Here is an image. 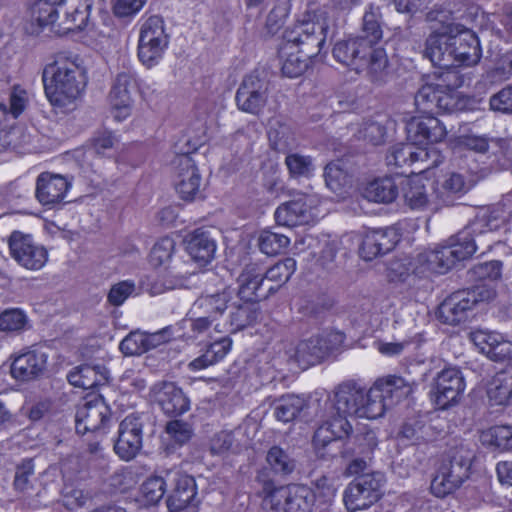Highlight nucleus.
<instances>
[{"instance_id": "f257e3e1", "label": "nucleus", "mask_w": 512, "mask_h": 512, "mask_svg": "<svg viewBox=\"0 0 512 512\" xmlns=\"http://www.w3.org/2000/svg\"><path fill=\"white\" fill-rule=\"evenodd\" d=\"M412 391V385L398 376L378 379L368 391L354 381L340 384L334 391L331 419L325 421L314 434L315 445L326 446L349 436L352 425L348 417H382L387 409L406 398Z\"/></svg>"}, {"instance_id": "f03ea898", "label": "nucleus", "mask_w": 512, "mask_h": 512, "mask_svg": "<svg viewBox=\"0 0 512 512\" xmlns=\"http://www.w3.org/2000/svg\"><path fill=\"white\" fill-rule=\"evenodd\" d=\"M502 221L493 213L482 214L446 245L419 253L410 263L412 273L444 274L458 261L471 257L477 250L491 247V233L500 227Z\"/></svg>"}, {"instance_id": "7ed1b4c3", "label": "nucleus", "mask_w": 512, "mask_h": 512, "mask_svg": "<svg viewBox=\"0 0 512 512\" xmlns=\"http://www.w3.org/2000/svg\"><path fill=\"white\" fill-rule=\"evenodd\" d=\"M328 27L312 20L297 21L282 36L278 57L281 72L288 78H297L307 69V58L318 55L326 42Z\"/></svg>"}, {"instance_id": "20e7f679", "label": "nucleus", "mask_w": 512, "mask_h": 512, "mask_svg": "<svg viewBox=\"0 0 512 512\" xmlns=\"http://www.w3.org/2000/svg\"><path fill=\"white\" fill-rule=\"evenodd\" d=\"M44 93L53 107L63 108L79 99L88 83V72L77 54L60 52L42 71Z\"/></svg>"}, {"instance_id": "39448f33", "label": "nucleus", "mask_w": 512, "mask_h": 512, "mask_svg": "<svg viewBox=\"0 0 512 512\" xmlns=\"http://www.w3.org/2000/svg\"><path fill=\"white\" fill-rule=\"evenodd\" d=\"M423 55L436 69L459 71V67L479 63L482 48L478 35L463 28L454 35L437 32L429 35Z\"/></svg>"}, {"instance_id": "423d86ee", "label": "nucleus", "mask_w": 512, "mask_h": 512, "mask_svg": "<svg viewBox=\"0 0 512 512\" xmlns=\"http://www.w3.org/2000/svg\"><path fill=\"white\" fill-rule=\"evenodd\" d=\"M436 74L446 84L426 83L415 95V105L422 114H444L462 111L465 100L458 88L464 84V76L460 71L439 70Z\"/></svg>"}, {"instance_id": "0eeeda50", "label": "nucleus", "mask_w": 512, "mask_h": 512, "mask_svg": "<svg viewBox=\"0 0 512 512\" xmlns=\"http://www.w3.org/2000/svg\"><path fill=\"white\" fill-rule=\"evenodd\" d=\"M409 142L394 144L388 158L393 160H421V153L430 157V147L443 141L447 135L446 127L435 114H422L412 117L406 124Z\"/></svg>"}, {"instance_id": "6e6552de", "label": "nucleus", "mask_w": 512, "mask_h": 512, "mask_svg": "<svg viewBox=\"0 0 512 512\" xmlns=\"http://www.w3.org/2000/svg\"><path fill=\"white\" fill-rule=\"evenodd\" d=\"M94 0H60L57 4L49 0H38L31 6V18L40 29L54 26L59 9H64V18L58 24V32L64 35L83 31L89 23Z\"/></svg>"}, {"instance_id": "1a4fd4ad", "label": "nucleus", "mask_w": 512, "mask_h": 512, "mask_svg": "<svg viewBox=\"0 0 512 512\" xmlns=\"http://www.w3.org/2000/svg\"><path fill=\"white\" fill-rule=\"evenodd\" d=\"M335 60L357 73L367 71L376 74L388 64L386 51L382 47H372L363 37H353L338 41L332 50Z\"/></svg>"}, {"instance_id": "9d476101", "label": "nucleus", "mask_w": 512, "mask_h": 512, "mask_svg": "<svg viewBox=\"0 0 512 512\" xmlns=\"http://www.w3.org/2000/svg\"><path fill=\"white\" fill-rule=\"evenodd\" d=\"M474 452L467 446L452 449L448 459L441 462L431 481V492L439 498L458 489L469 477Z\"/></svg>"}, {"instance_id": "9b49d317", "label": "nucleus", "mask_w": 512, "mask_h": 512, "mask_svg": "<svg viewBox=\"0 0 512 512\" xmlns=\"http://www.w3.org/2000/svg\"><path fill=\"white\" fill-rule=\"evenodd\" d=\"M149 263L156 269L162 268L171 278L164 283H154L147 287L146 291L151 295H159L173 289L175 286L173 279H182L191 273L185 268L186 263L175 256V241L169 237H164L153 245L149 254Z\"/></svg>"}, {"instance_id": "f8f14e48", "label": "nucleus", "mask_w": 512, "mask_h": 512, "mask_svg": "<svg viewBox=\"0 0 512 512\" xmlns=\"http://www.w3.org/2000/svg\"><path fill=\"white\" fill-rule=\"evenodd\" d=\"M315 495L302 485L275 488L264 499L267 512H312Z\"/></svg>"}, {"instance_id": "ddd939ff", "label": "nucleus", "mask_w": 512, "mask_h": 512, "mask_svg": "<svg viewBox=\"0 0 512 512\" xmlns=\"http://www.w3.org/2000/svg\"><path fill=\"white\" fill-rule=\"evenodd\" d=\"M383 475L381 473H368L354 479L346 487L343 500L350 512L367 509L381 496Z\"/></svg>"}, {"instance_id": "4468645a", "label": "nucleus", "mask_w": 512, "mask_h": 512, "mask_svg": "<svg viewBox=\"0 0 512 512\" xmlns=\"http://www.w3.org/2000/svg\"><path fill=\"white\" fill-rule=\"evenodd\" d=\"M11 257L24 269L38 271L48 261V251L29 234L14 231L9 237Z\"/></svg>"}, {"instance_id": "2eb2a0df", "label": "nucleus", "mask_w": 512, "mask_h": 512, "mask_svg": "<svg viewBox=\"0 0 512 512\" xmlns=\"http://www.w3.org/2000/svg\"><path fill=\"white\" fill-rule=\"evenodd\" d=\"M166 476L168 483L172 485L166 500L169 511L180 512L189 509L190 512H196L195 507L198 501L194 477L176 468L167 470Z\"/></svg>"}, {"instance_id": "dca6fc26", "label": "nucleus", "mask_w": 512, "mask_h": 512, "mask_svg": "<svg viewBox=\"0 0 512 512\" xmlns=\"http://www.w3.org/2000/svg\"><path fill=\"white\" fill-rule=\"evenodd\" d=\"M465 390L462 373L457 368H446L434 379L430 397L439 409H447L456 404Z\"/></svg>"}, {"instance_id": "f3484780", "label": "nucleus", "mask_w": 512, "mask_h": 512, "mask_svg": "<svg viewBox=\"0 0 512 512\" xmlns=\"http://www.w3.org/2000/svg\"><path fill=\"white\" fill-rule=\"evenodd\" d=\"M138 88L136 72L127 70L116 75L108 96L111 113L115 120L123 121L131 115L133 105L131 93Z\"/></svg>"}, {"instance_id": "a211bd4d", "label": "nucleus", "mask_w": 512, "mask_h": 512, "mask_svg": "<svg viewBox=\"0 0 512 512\" xmlns=\"http://www.w3.org/2000/svg\"><path fill=\"white\" fill-rule=\"evenodd\" d=\"M110 409L104 400L94 396L79 405L75 415V427L79 434L106 433L110 423Z\"/></svg>"}, {"instance_id": "6ab92c4d", "label": "nucleus", "mask_w": 512, "mask_h": 512, "mask_svg": "<svg viewBox=\"0 0 512 512\" xmlns=\"http://www.w3.org/2000/svg\"><path fill=\"white\" fill-rule=\"evenodd\" d=\"M329 350L327 339L322 335H314L297 343L287 344L284 352L289 361L295 362L302 369H307L320 363Z\"/></svg>"}, {"instance_id": "aec40b11", "label": "nucleus", "mask_w": 512, "mask_h": 512, "mask_svg": "<svg viewBox=\"0 0 512 512\" xmlns=\"http://www.w3.org/2000/svg\"><path fill=\"white\" fill-rule=\"evenodd\" d=\"M268 100V83L256 74H248L241 82L235 101L239 110L258 115Z\"/></svg>"}, {"instance_id": "412c9836", "label": "nucleus", "mask_w": 512, "mask_h": 512, "mask_svg": "<svg viewBox=\"0 0 512 512\" xmlns=\"http://www.w3.org/2000/svg\"><path fill=\"white\" fill-rule=\"evenodd\" d=\"M8 105L0 102V146L8 148L12 144L11 134L14 126L9 123V116L18 119L26 110L29 97L26 89L20 84H14L8 93Z\"/></svg>"}, {"instance_id": "4be33fe9", "label": "nucleus", "mask_w": 512, "mask_h": 512, "mask_svg": "<svg viewBox=\"0 0 512 512\" xmlns=\"http://www.w3.org/2000/svg\"><path fill=\"white\" fill-rule=\"evenodd\" d=\"M454 148L469 150L478 154L491 152L495 160H512L511 144L505 138H493L486 135L463 134L454 139Z\"/></svg>"}, {"instance_id": "5701e85b", "label": "nucleus", "mask_w": 512, "mask_h": 512, "mask_svg": "<svg viewBox=\"0 0 512 512\" xmlns=\"http://www.w3.org/2000/svg\"><path fill=\"white\" fill-rule=\"evenodd\" d=\"M142 428L140 417L134 414L121 421L114 443V451L121 459L129 461L138 454L142 448Z\"/></svg>"}, {"instance_id": "b1692460", "label": "nucleus", "mask_w": 512, "mask_h": 512, "mask_svg": "<svg viewBox=\"0 0 512 512\" xmlns=\"http://www.w3.org/2000/svg\"><path fill=\"white\" fill-rule=\"evenodd\" d=\"M48 354L41 349H26L12 356L10 372L17 381H30L36 379L46 369Z\"/></svg>"}, {"instance_id": "393cba45", "label": "nucleus", "mask_w": 512, "mask_h": 512, "mask_svg": "<svg viewBox=\"0 0 512 512\" xmlns=\"http://www.w3.org/2000/svg\"><path fill=\"white\" fill-rule=\"evenodd\" d=\"M317 204L318 201L315 196L301 195L276 209V222L287 227L308 224L315 216L313 209Z\"/></svg>"}, {"instance_id": "a878e982", "label": "nucleus", "mask_w": 512, "mask_h": 512, "mask_svg": "<svg viewBox=\"0 0 512 512\" xmlns=\"http://www.w3.org/2000/svg\"><path fill=\"white\" fill-rule=\"evenodd\" d=\"M470 340L489 359L512 362V342L498 332L477 329L470 333Z\"/></svg>"}, {"instance_id": "bb28decb", "label": "nucleus", "mask_w": 512, "mask_h": 512, "mask_svg": "<svg viewBox=\"0 0 512 512\" xmlns=\"http://www.w3.org/2000/svg\"><path fill=\"white\" fill-rule=\"evenodd\" d=\"M473 301L474 298L463 290L452 293L438 307V320L451 326L465 323L474 310Z\"/></svg>"}, {"instance_id": "cd10ccee", "label": "nucleus", "mask_w": 512, "mask_h": 512, "mask_svg": "<svg viewBox=\"0 0 512 512\" xmlns=\"http://www.w3.org/2000/svg\"><path fill=\"white\" fill-rule=\"evenodd\" d=\"M399 241L395 228L369 230L363 235L359 254L364 260L371 261L391 251Z\"/></svg>"}, {"instance_id": "c85d7f7f", "label": "nucleus", "mask_w": 512, "mask_h": 512, "mask_svg": "<svg viewBox=\"0 0 512 512\" xmlns=\"http://www.w3.org/2000/svg\"><path fill=\"white\" fill-rule=\"evenodd\" d=\"M485 176L486 173L447 172L438 177L435 193L444 203H448L450 197L464 195Z\"/></svg>"}, {"instance_id": "c756f323", "label": "nucleus", "mask_w": 512, "mask_h": 512, "mask_svg": "<svg viewBox=\"0 0 512 512\" xmlns=\"http://www.w3.org/2000/svg\"><path fill=\"white\" fill-rule=\"evenodd\" d=\"M434 168H428L407 178L402 187L405 204L412 210H423L430 203L428 182L434 176Z\"/></svg>"}, {"instance_id": "7c9ffc66", "label": "nucleus", "mask_w": 512, "mask_h": 512, "mask_svg": "<svg viewBox=\"0 0 512 512\" xmlns=\"http://www.w3.org/2000/svg\"><path fill=\"white\" fill-rule=\"evenodd\" d=\"M70 185V181L60 174L41 173L37 178L36 197L42 205H55L64 199Z\"/></svg>"}, {"instance_id": "2f4dec72", "label": "nucleus", "mask_w": 512, "mask_h": 512, "mask_svg": "<svg viewBox=\"0 0 512 512\" xmlns=\"http://www.w3.org/2000/svg\"><path fill=\"white\" fill-rule=\"evenodd\" d=\"M201 182V174L194 162H180L176 190L183 200H195L201 193Z\"/></svg>"}, {"instance_id": "473e14b6", "label": "nucleus", "mask_w": 512, "mask_h": 512, "mask_svg": "<svg viewBox=\"0 0 512 512\" xmlns=\"http://www.w3.org/2000/svg\"><path fill=\"white\" fill-rule=\"evenodd\" d=\"M216 242L209 233L202 229L193 231L186 240V250L191 259L201 265L212 261L216 252Z\"/></svg>"}, {"instance_id": "72a5a7b5", "label": "nucleus", "mask_w": 512, "mask_h": 512, "mask_svg": "<svg viewBox=\"0 0 512 512\" xmlns=\"http://www.w3.org/2000/svg\"><path fill=\"white\" fill-rule=\"evenodd\" d=\"M265 281L263 269L259 265L255 263L246 265L238 277L239 297L244 301L253 302L261 297L258 291L265 284Z\"/></svg>"}, {"instance_id": "f704fd0d", "label": "nucleus", "mask_w": 512, "mask_h": 512, "mask_svg": "<svg viewBox=\"0 0 512 512\" xmlns=\"http://www.w3.org/2000/svg\"><path fill=\"white\" fill-rule=\"evenodd\" d=\"M115 141L116 137L112 131H104L83 146L66 152L64 160H87L88 158L101 156L107 149L114 146Z\"/></svg>"}, {"instance_id": "c9c22d12", "label": "nucleus", "mask_w": 512, "mask_h": 512, "mask_svg": "<svg viewBox=\"0 0 512 512\" xmlns=\"http://www.w3.org/2000/svg\"><path fill=\"white\" fill-rule=\"evenodd\" d=\"M157 401L168 416H179L189 410L190 402L173 383H165L157 393Z\"/></svg>"}, {"instance_id": "e433bc0d", "label": "nucleus", "mask_w": 512, "mask_h": 512, "mask_svg": "<svg viewBox=\"0 0 512 512\" xmlns=\"http://www.w3.org/2000/svg\"><path fill=\"white\" fill-rule=\"evenodd\" d=\"M487 396L492 405H507L512 399V361L496 373L487 385Z\"/></svg>"}, {"instance_id": "4c0bfd02", "label": "nucleus", "mask_w": 512, "mask_h": 512, "mask_svg": "<svg viewBox=\"0 0 512 512\" xmlns=\"http://www.w3.org/2000/svg\"><path fill=\"white\" fill-rule=\"evenodd\" d=\"M398 194V186L391 177L376 178L367 183L363 189V196L375 203H392Z\"/></svg>"}, {"instance_id": "58836bf2", "label": "nucleus", "mask_w": 512, "mask_h": 512, "mask_svg": "<svg viewBox=\"0 0 512 512\" xmlns=\"http://www.w3.org/2000/svg\"><path fill=\"white\" fill-rule=\"evenodd\" d=\"M233 291L225 289L221 293L202 296L193 304L194 314H205L215 320L227 309L228 303L232 299Z\"/></svg>"}, {"instance_id": "ea45409f", "label": "nucleus", "mask_w": 512, "mask_h": 512, "mask_svg": "<svg viewBox=\"0 0 512 512\" xmlns=\"http://www.w3.org/2000/svg\"><path fill=\"white\" fill-rule=\"evenodd\" d=\"M353 172L349 162H328L324 167L326 186L333 192L341 194L352 184Z\"/></svg>"}, {"instance_id": "a19ab883", "label": "nucleus", "mask_w": 512, "mask_h": 512, "mask_svg": "<svg viewBox=\"0 0 512 512\" xmlns=\"http://www.w3.org/2000/svg\"><path fill=\"white\" fill-rule=\"evenodd\" d=\"M168 46V40H144V38L139 37L137 46L138 59L146 68L150 69L159 64Z\"/></svg>"}, {"instance_id": "79ce46f5", "label": "nucleus", "mask_w": 512, "mask_h": 512, "mask_svg": "<svg viewBox=\"0 0 512 512\" xmlns=\"http://www.w3.org/2000/svg\"><path fill=\"white\" fill-rule=\"evenodd\" d=\"M480 442L484 446L502 452L512 451V426L496 425L483 430L480 434Z\"/></svg>"}, {"instance_id": "37998d69", "label": "nucleus", "mask_w": 512, "mask_h": 512, "mask_svg": "<svg viewBox=\"0 0 512 512\" xmlns=\"http://www.w3.org/2000/svg\"><path fill=\"white\" fill-rule=\"evenodd\" d=\"M486 75L492 81H505L512 76V50L492 53L487 63Z\"/></svg>"}, {"instance_id": "c03bdc74", "label": "nucleus", "mask_w": 512, "mask_h": 512, "mask_svg": "<svg viewBox=\"0 0 512 512\" xmlns=\"http://www.w3.org/2000/svg\"><path fill=\"white\" fill-rule=\"evenodd\" d=\"M296 270V261L293 258H285L278 261L264 273L266 282H271L273 285L268 286L269 292H274L282 285H284L294 274Z\"/></svg>"}, {"instance_id": "a18cd8bd", "label": "nucleus", "mask_w": 512, "mask_h": 512, "mask_svg": "<svg viewBox=\"0 0 512 512\" xmlns=\"http://www.w3.org/2000/svg\"><path fill=\"white\" fill-rule=\"evenodd\" d=\"M380 18L379 8L372 3L369 4L363 15L362 31L364 35L362 37L366 38L372 47H378L377 45L383 37Z\"/></svg>"}, {"instance_id": "49530a36", "label": "nucleus", "mask_w": 512, "mask_h": 512, "mask_svg": "<svg viewBox=\"0 0 512 512\" xmlns=\"http://www.w3.org/2000/svg\"><path fill=\"white\" fill-rule=\"evenodd\" d=\"M305 406L303 398L284 395L274 402V415L278 421L287 423L294 420Z\"/></svg>"}, {"instance_id": "de8ad7c7", "label": "nucleus", "mask_w": 512, "mask_h": 512, "mask_svg": "<svg viewBox=\"0 0 512 512\" xmlns=\"http://www.w3.org/2000/svg\"><path fill=\"white\" fill-rule=\"evenodd\" d=\"M164 476H152L141 485L140 497L145 505H155L164 496L168 484L166 471Z\"/></svg>"}, {"instance_id": "09e8293b", "label": "nucleus", "mask_w": 512, "mask_h": 512, "mask_svg": "<svg viewBox=\"0 0 512 512\" xmlns=\"http://www.w3.org/2000/svg\"><path fill=\"white\" fill-rule=\"evenodd\" d=\"M267 135L271 149L275 152L285 154V160H311V157L289 153V134L283 125H279V128L270 126Z\"/></svg>"}, {"instance_id": "8fccbe9b", "label": "nucleus", "mask_w": 512, "mask_h": 512, "mask_svg": "<svg viewBox=\"0 0 512 512\" xmlns=\"http://www.w3.org/2000/svg\"><path fill=\"white\" fill-rule=\"evenodd\" d=\"M266 462L270 469L281 475L291 474L296 466L295 460L280 446H272L266 455Z\"/></svg>"}, {"instance_id": "3c124183", "label": "nucleus", "mask_w": 512, "mask_h": 512, "mask_svg": "<svg viewBox=\"0 0 512 512\" xmlns=\"http://www.w3.org/2000/svg\"><path fill=\"white\" fill-rule=\"evenodd\" d=\"M354 135L358 140L378 146L385 142L387 129L378 122L366 120L359 126Z\"/></svg>"}, {"instance_id": "603ef678", "label": "nucleus", "mask_w": 512, "mask_h": 512, "mask_svg": "<svg viewBox=\"0 0 512 512\" xmlns=\"http://www.w3.org/2000/svg\"><path fill=\"white\" fill-rule=\"evenodd\" d=\"M289 243L290 239L287 236L269 230L262 231L258 239L260 250L269 256L280 253Z\"/></svg>"}, {"instance_id": "864d4df0", "label": "nucleus", "mask_w": 512, "mask_h": 512, "mask_svg": "<svg viewBox=\"0 0 512 512\" xmlns=\"http://www.w3.org/2000/svg\"><path fill=\"white\" fill-rule=\"evenodd\" d=\"M28 317L19 308H12L0 314V330L4 332H20L27 328Z\"/></svg>"}, {"instance_id": "5fc2aeb1", "label": "nucleus", "mask_w": 512, "mask_h": 512, "mask_svg": "<svg viewBox=\"0 0 512 512\" xmlns=\"http://www.w3.org/2000/svg\"><path fill=\"white\" fill-rule=\"evenodd\" d=\"M257 318V308L253 302L244 301L231 313L230 325L233 331L241 330L251 325Z\"/></svg>"}, {"instance_id": "6e6d98bb", "label": "nucleus", "mask_w": 512, "mask_h": 512, "mask_svg": "<svg viewBox=\"0 0 512 512\" xmlns=\"http://www.w3.org/2000/svg\"><path fill=\"white\" fill-rule=\"evenodd\" d=\"M205 141V134L192 137L188 133H183L173 143L172 150L176 156H183L187 160H191L190 155L196 153L205 144Z\"/></svg>"}, {"instance_id": "4d7b16f0", "label": "nucleus", "mask_w": 512, "mask_h": 512, "mask_svg": "<svg viewBox=\"0 0 512 512\" xmlns=\"http://www.w3.org/2000/svg\"><path fill=\"white\" fill-rule=\"evenodd\" d=\"M68 381L75 387L93 389L99 385L100 379L94 367L82 366L68 374Z\"/></svg>"}, {"instance_id": "13d9d810", "label": "nucleus", "mask_w": 512, "mask_h": 512, "mask_svg": "<svg viewBox=\"0 0 512 512\" xmlns=\"http://www.w3.org/2000/svg\"><path fill=\"white\" fill-rule=\"evenodd\" d=\"M289 14L290 9L286 4L275 5L266 19L264 27L265 36L272 37L276 35L283 28Z\"/></svg>"}, {"instance_id": "bf43d9fd", "label": "nucleus", "mask_w": 512, "mask_h": 512, "mask_svg": "<svg viewBox=\"0 0 512 512\" xmlns=\"http://www.w3.org/2000/svg\"><path fill=\"white\" fill-rule=\"evenodd\" d=\"M135 291L136 284L133 280L119 281L110 287L107 302L114 307L122 306Z\"/></svg>"}, {"instance_id": "052dcab7", "label": "nucleus", "mask_w": 512, "mask_h": 512, "mask_svg": "<svg viewBox=\"0 0 512 512\" xmlns=\"http://www.w3.org/2000/svg\"><path fill=\"white\" fill-rule=\"evenodd\" d=\"M139 37L144 40H168L169 35L166 33L165 24L162 17L150 16L141 26Z\"/></svg>"}, {"instance_id": "680f3d73", "label": "nucleus", "mask_w": 512, "mask_h": 512, "mask_svg": "<svg viewBox=\"0 0 512 512\" xmlns=\"http://www.w3.org/2000/svg\"><path fill=\"white\" fill-rule=\"evenodd\" d=\"M120 350L125 355H140L148 351L146 333L134 331L128 334L120 343Z\"/></svg>"}, {"instance_id": "e2e57ef3", "label": "nucleus", "mask_w": 512, "mask_h": 512, "mask_svg": "<svg viewBox=\"0 0 512 512\" xmlns=\"http://www.w3.org/2000/svg\"><path fill=\"white\" fill-rule=\"evenodd\" d=\"M34 474V465L31 460L24 461L17 467L14 479L15 488L23 493L29 492L33 487L30 478Z\"/></svg>"}, {"instance_id": "0e129e2a", "label": "nucleus", "mask_w": 512, "mask_h": 512, "mask_svg": "<svg viewBox=\"0 0 512 512\" xmlns=\"http://www.w3.org/2000/svg\"><path fill=\"white\" fill-rule=\"evenodd\" d=\"M489 104L494 111L512 114V85L504 87L491 96Z\"/></svg>"}, {"instance_id": "69168bd1", "label": "nucleus", "mask_w": 512, "mask_h": 512, "mask_svg": "<svg viewBox=\"0 0 512 512\" xmlns=\"http://www.w3.org/2000/svg\"><path fill=\"white\" fill-rule=\"evenodd\" d=\"M315 502L318 505H328L332 502L336 494V488L325 477L319 479L316 483V489L313 491Z\"/></svg>"}, {"instance_id": "338daca9", "label": "nucleus", "mask_w": 512, "mask_h": 512, "mask_svg": "<svg viewBox=\"0 0 512 512\" xmlns=\"http://www.w3.org/2000/svg\"><path fill=\"white\" fill-rule=\"evenodd\" d=\"M146 0H114L113 12L117 17H129L137 14Z\"/></svg>"}, {"instance_id": "774afa93", "label": "nucleus", "mask_w": 512, "mask_h": 512, "mask_svg": "<svg viewBox=\"0 0 512 512\" xmlns=\"http://www.w3.org/2000/svg\"><path fill=\"white\" fill-rule=\"evenodd\" d=\"M502 263L498 260L479 263L474 267V273L481 279L496 280L501 276Z\"/></svg>"}]
</instances>
